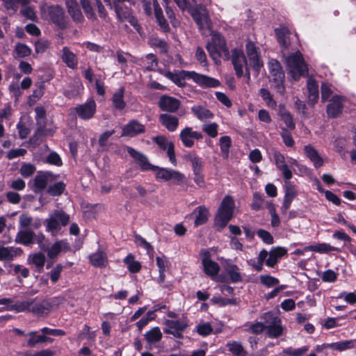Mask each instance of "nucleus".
I'll list each match as a JSON object with an SVG mask.
<instances>
[{
	"label": "nucleus",
	"instance_id": "nucleus-1",
	"mask_svg": "<svg viewBox=\"0 0 356 356\" xmlns=\"http://www.w3.org/2000/svg\"><path fill=\"white\" fill-rule=\"evenodd\" d=\"M164 76L171 80L179 87L186 85L185 79H191L202 88H216L220 86V81L207 75L198 74L194 71L181 70L176 73L165 72Z\"/></svg>",
	"mask_w": 356,
	"mask_h": 356
},
{
	"label": "nucleus",
	"instance_id": "nucleus-2",
	"mask_svg": "<svg viewBox=\"0 0 356 356\" xmlns=\"http://www.w3.org/2000/svg\"><path fill=\"white\" fill-rule=\"evenodd\" d=\"M211 39L207 43L206 48L215 63L220 62V58H227L229 50L224 37L217 32H211Z\"/></svg>",
	"mask_w": 356,
	"mask_h": 356
},
{
	"label": "nucleus",
	"instance_id": "nucleus-3",
	"mask_svg": "<svg viewBox=\"0 0 356 356\" xmlns=\"http://www.w3.org/2000/svg\"><path fill=\"white\" fill-rule=\"evenodd\" d=\"M234 207L235 204L233 198L229 195L225 196L215 217L214 224L218 230L225 227L232 219Z\"/></svg>",
	"mask_w": 356,
	"mask_h": 356
},
{
	"label": "nucleus",
	"instance_id": "nucleus-4",
	"mask_svg": "<svg viewBox=\"0 0 356 356\" xmlns=\"http://www.w3.org/2000/svg\"><path fill=\"white\" fill-rule=\"evenodd\" d=\"M70 221V216L61 210L54 211L49 214L44 223L46 226V230L56 236L60 230L62 226H65Z\"/></svg>",
	"mask_w": 356,
	"mask_h": 356
},
{
	"label": "nucleus",
	"instance_id": "nucleus-5",
	"mask_svg": "<svg viewBox=\"0 0 356 356\" xmlns=\"http://www.w3.org/2000/svg\"><path fill=\"white\" fill-rule=\"evenodd\" d=\"M286 63L291 76L295 80L304 76L307 71V65L300 51L289 55L286 58Z\"/></svg>",
	"mask_w": 356,
	"mask_h": 356
},
{
	"label": "nucleus",
	"instance_id": "nucleus-6",
	"mask_svg": "<svg viewBox=\"0 0 356 356\" xmlns=\"http://www.w3.org/2000/svg\"><path fill=\"white\" fill-rule=\"evenodd\" d=\"M232 63L238 77H242L245 75L246 81L249 83L250 80V73L247 65V60L243 51L241 49H234L232 54Z\"/></svg>",
	"mask_w": 356,
	"mask_h": 356
},
{
	"label": "nucleus",
	"instance_id": "nucleus-7",
	"mask_svg": "<svg viewBox=\"0 0 356 356\" xmlns=\"http://www.w3.org/2000/svg\"><path fill=\"white\" fill-rule=\"evenodd\" d=\"M154 171L155 172V178L158 181H171L174 184L179 185L183 184L186 179L184 174L170 168L156 166Z\"/></svg>",
	"mask_w": 356,
	"mask_h": 356
},
{
	"label": "nucleus",
	"instance_id": "nucleus-8",
	"mask_svg": "<svg viewBox=\"0 0 356 356\" xmlns=\"http://www.w3.org/2000/svg\"><path fill=\"white\" fill-rule=\"evenodd\" d=\"M189 12L198 25L203 35L209 33L211 24L205 7L199 6L195 8H191Z\"/></svg>",
	"mask_w": 356,
	"mask_h": 356
},
{
	"label": "nucleus",
	"instance_id": "nucleus-9",
	"mask_svg": "<svg viewBox=\"0 0 356 356\" xmlns=\"http://www.w3.org/2000/svg\"><path fill=\"white\" fill-rule=\"evenodd\" d=\"M42 14L60 28H65L66 20L63 9L59 6H51L43 8Z\"/></svg>",
	"mask_w": 356,
	"mask_h": 356
},
{
	"label": "nucleus",
	"instance_id": "nucleus-10",
	"mask_svg": "<svg viewBox=\"0 0 356 356\" xmlns=\"http://www.w3.org/2000/svg\"><path fill=\"white\" fill-rule=\"evenodd\" d=\"M268 68L270 77L275 83V88H276L278 92L283 94L284 92L283 86L284 74L280 64L277 60L271 59L268 62Z\"/></svg>",
	"mask_w": 356,
	"mask_h": 356
},
{
	"label": "nucleus",
	"instance_id": "nucleus-11",
	"mask_svg": "<svg viewBox=\"0 0 356 356\" xmlns=\"http://www.w3.org/2000/svg\"><path fill=\"white\" fill-rule=\"evenodd\" d=\"M263 318L266 323V329H267V334L270 337L276 338L282 334L283 328L279 318L274 316L272 313L268 312L263 315Z\"/></svg>",
	"mask_w": 356,
	"mask_h": 356
},
{
	"label": "nucleus",
	"instance_id": "nucleus-12",
	"mask_svg": "<svg viewBox=\"0 0 356 356\" xmlns=\"http://www.w3.org/2000/svg\"><path fill=\"white\" fill-rule=\"evenodd\" d=\"M125 149L142 171L155 170L156 165L151 164L143 153L129 146H125Z\"/></svg>",
	"mask_w": 356,
	"mask_h": 356
},
{
	"label": "nucleus",
	"instance_id": "nucleus-13",
	"mask_svg": "<svg viewBox=\"0 0 356 356\" xmlns=\"http://www.w3.org/2000/svg\"><path fill=\"white\" fill-rule=\"evenodd\" d=\"M202 264L205 274L211 277H214L220 271V266L218 263L211 260V254L207 250H202Z\"/></svg>",
	"mask_w": 356,
	"mask_h": 356
},
{
	"label": "nucleus",
	"instance_id": "nucleus-14",
	"mask_svg": "<svg viewBox=\"0 0 356 356\" xmlns=\"http://www.w3.org/2000/svg\"><path fill=\"white\" fill-rule=\"evenodd\" d=\"M164 325L166 328L164 332L173 335L176 338H182L181 332L188 327V323L184 319L165 320Z\"/></svg>",
	"mask_w": 356,
	"mask_h": 356
},
{
	"label": "nucleus",
	"instance_id": "nucleus-15",
	"mask_svg": "<svg viewBox=\"0 0 356 356\" xmlns=\"http://www.w3.org/2000/svg\"><path fill=\"white\" fill-rule=\"evenodd\" d=\"M96 103L94 99H88L86 102L74 108L76 114L83 120L92 118L96 112Z\"/></svg>",
	"mask_w": 356,
	"mask_h": 356
},
{
	"label": "nucleus",
	"instance_id": "nucleus-16",
	"mask_svg": "<svg viewBox=\"0 0 356 356\" xmlns=\"http://www.w3.org/2000/svg\"><path fill=\"white\" fill-rule=\"evenodd\" d=\"M179 138L184 147H192L195 140H202L203 136L200 132L193 131L192 127H186L181 131Z\"/></svg>",
	"mask_w": 356,
	"mask_h": 356
},
{
	"label": "nucleus",
	"instance_id": "nucleus-17",
	"mask_svg": "<svg viewBox=\"0 0 356 356\" xmlns=\"http://www.w3.org/2000/svg\"><path fill=\"white\" fill-rule=\"evenodd\" d=\"M345 98L339 95H334L327 106V113L331 118L337 117L343 108Z\"/></svg>",
	"mask_w": 356,
	"mask_h": 356
},
{
	"label": "nucleus",
	"instance_id": "nucleus-18",
	"mask_svg": "<svg viewBox=\"0 0 356 356\" xmlns=\"http://www.w3.org/2000/svg\"><path fill=\"white\" fill-rule=\"evenodd\" d=\"M273 158L275 164L277 168L282 172L284 179H291L293 176L292 171L286 164L284 155L280 152L275 151L273 153Z\"/></svg>",
	"mask_w": 356,
	"mask_h": 356
},
{
	"label": "nucleus",
	"instance_id": "nucleus-19",
	"mask_svg": "<svg viewBox=\"0 0 356 356\" xmlns=\"http://www.w3.org/2000/svg\"><path fill=\"white\" fill-rule=\"evenodd\" d=\"M70 250L69 243L66 240H60L56 241L50 247L46 246V250L43 251L47 252L49 259L56 258L60 252Z\"/></svg>",
	"mask_w": 356,
	"mask_h": 356
},
{
	"label": "nucleus",
	"instance_id": "nucleus-20",
	"mask_svg": "<svg viewBox=\"0 0 356 356\" xmlns=\"http://www.w3.org/2000/svg\"><path fill=\"white\" fill-rule=\"evenodd\" d=\"M180 106V101L175 97L163 95L159 101V106L163 111L174 113Z\"/></svg>",
	"mask_w": 356,
	"mask_h": 356
},
{
	"label": "nucleus",
	"instance_id": "nucleus-21",
	"mask_svg": "<svg viewBox=\"0 0 356 356\" xmlns=\"http://www.w3.org/2000/svg\"><path fill=\"white\" fill-rule=\"evenodd\" d=\"M145 131V127L137 120H131L122 128V136L134 137Z\"/></svg>",
	"mask_w": 356,
	"mask_h": 356
},
{
	"label": "nucleus",
	"instance_id": "nucleus-22",
	"mask_svg": "<svg viewBox=\"0 0 356 356\" xmlns=\"http://www.w3.org/2000/svg\"><path fill=\"white\" fill-rule=\"evenodd\" d=\"M304 152L306 156L313 163L315 168H318L323 165V159L314 146L312 145H305Z\"/></svg>",
	"mask_w": 356,
	"mask_h": 356
},
{
	"label": "nucleus",
	"instance_id": "nucleus-23",
	"mask_svg": "<svg viewBox=\"0 0 356 356\" xmlns=\"http://www.w3.org/2000/svg\"><path fill=\"white\" fill-rule=\"evenodd\" d=\"M35 233L31 229H19L15 238L17 243L25 245L34 243Z\"/></svg>",
	"mask_w": 356,
	"mask_h": 356
},
{
	"label": "nucleus",
	"instance_id": "nucleus-24",
	"mask_svg": "<svg viewBox=\"0 0 356 356\" xmlns=\"http://www.w3.org/2000/svg\"><path fill=\"white\" fill-rule=\"evenodd\" d=\"M286 252L287 251L284 248L280 246L271 249L269 252V256L266 261V265L270 268L274 267L278 260L286 254Z\"/></svg>",
	"mask_w": 356,
	"mask_h": 356
},
{
	"label": "nucleus",
	"instance_id": "nucleus-25",
	"mask_svg": "<svg viewBox=\"0 0 356 356\" xmlns=\"http://www.w3.org/2000/svg\"><path fill=\"white\" fill-rule=\"evenodd\" d=\"M159 122L169 131H175L179 125V119L174 115L163 113L159 115Z\"/></svg>",
	"mask_w": 356,
	"mask_h": 356
},
{
	"label": "nucleus",
	"instance_id": "nucleus-26",
	"mask_svg": "<svg viewBox=\"0 0 356 356\" xmlns=\"http://www.w3.org/2000/svg\"><path fill=\"white\" fill-rule=\"evenodd\" d=\"M193 214L195 216L194 225L195 227L205 224L209 216V211L204 206H200L195 209Z\"/></svg>",
	"mask_w": 356,
	"mask_h": 356
},
{
	"label": "nucleus",
	"instance_id": "nucleus-27",
	"mask_svg": "<svg viewBox=\"0 0 356 356\" xmlns=\"http://www.w3.org/2000/svg\"><path fill=\"white\" fill-rule=\"evenodd\" d=\"M22 253V250L19 248L0 247V261H11Z\"/></svg>",
	"mask_w": 356,
	"mask_h": 356
},
{
	"label": "nucleus",
	"instance_id": "nucleus-28",
	"mask_svg": "<svg viewBox=\"0 0 356 356\" xmlns=\"http://www.w3.org/2000/svg\"><path fill=\"white\" fill-rule=\"evenodd\" d=\"M90 263L95 267L104 268L108 263L106 253L102 250H97L89 256Z\"/></svg>",
	"mask_w": 356,
	"mask_h": 356
},
{
	"label": "nucleus",
	"instance_id": "nucleus-29",
	"mask_svg": "<svg viewBox=\"0 0 356 356\" xmlns=\"http://www.w3.org/2000/svg\"><path fill=\"white\" fill-rule=\"evenodd\" d=\"M225 270L232 282L236 283L242 280L240 269L236 264L227 261L225 264Z\"/></svg>",
	"mask_w": 356,
	"mask_h": 356
},
{
	"label": "nucleus",
	"instance_id": "nucleus-30",
	"mask_svg": "<svg viewBox=\"0 0 356 356\" xmlns=\"http://www.w3.org/2000/svg\"><path fill=\"white\" fill-rule=\"evenodd\" d=\"M51 179V175L48 172H40L33 179V191L36 193L44 190Z\"/></svg>",
	"mask_w": 356,
	"mask_h": 356
},
{
	"label": "nucleus",
	"instance_id": "nucleus-31",
	"mask_svg": "<svg viewBox=\"0 0 356 356\" xmlns=\"http://www.w3.org/2000/svg\"><path fill=\"white\" fill-rule=\"evenodd\" d=\"M307 90L309 102L314 105L318 99L319 92L318 84L312 78H309L307 80Z\"/></svg>",
	"mask_w": 356,
	"mask_h": 356
},
{
	"label": "nucleus",
	"instance_id": "nucleus-32",
	"mask_svg": "<svg viewBox=\"0 0 356 356\" xmlns=\"http://www.w3.org/2000/svg\"><path fill=\"white\" fill-rule=\"evenodd\" d=\"M62 52V60L66 65L71 69H76L78 60L76 55L67 47L63 48Z\"/></svg>",
	"mask_w": 356,
	"mask_h": 356
},
{
	"label": "nucleus",
	"instance_id": "nucleus-33",
	"mask_svg": "<svg viewBox=\"0 0 356 356\" xmlns=\"http://www.w3.org/2000/svg\"><path fill=\"white\" fill-rule=\"evenodd\" d=\"M193 113L200 121L211 120L213 118V113L204 106L195 105L191 108Z\"/></svg>",
	"mask_w": 356,
	"mask_h": 356
},
{
	"label": "nucleus",
	"instance_id": "nucleus-34",
	"mask_svg": "<svg viewBox=\"0 0 356 356\" xmlns=\"http://www.w3.org/2000/svg\"><path fill=\"white\" fill-rule=\"evenodd\" d=\"M124 88L120 87L113 95L111 102L113 107L119 111L123 110L126 106V102L124 99Z\"/></svg>",
	"mask_w": 356,
	"mask_h": 356
},
{
	"label": "nucleus",
	"instance_id": "nucleus-35",
	"mask_svg": "<svg viewBox=\"0 0 356 356\" xmlns=\"http://www.w3.org/2000/svg\"><path fill=\"white\" fill-rule=\"evenodd\" d=\"M275 32L279 43L284 47H288L290 44L289 38L291 34L289 29L285 26H280L275 29Z\"/></svg>",
	"mask_w": 356,
	"mask_h": 356
},
{
	"label": "nucleus",
	"instance_id": "nucleus-36",
	"mask_svg": "<svg viewBox=\"0 0 356 356\" xmlns=\"http://www.w3.org/2000/svg\"><path fill=\"white\" fill-rule=\"evenodd\" d=\"M304 250L313 251V252H316L318 253H328L332 251L339 252V249L336 247L331 246L330 245H329L327 243H318V244H316V245L306 246L304 248Z\"/></svg>",
	"mask_w": 356,
	"mask_h": 356
},
{
	"label": "nucleus",
	"instance_id": "nucleus-37",
	"mask_svg": "<svg viewBox=\"0 0 356 356\" xmlns=\"http://www.w3.org/2000/svg\"><path fill=\"white\" fill-rule=\"evenodd\" d=\"M156 266L159 268V276L158 277V282L159 283H163L165 280V272L168 266V258L163 255L161 257H157L156 258Z\"/></svg>",
	"mask_w": 356,
	"mask_h": 356
},
{
	"label": "nucleus",
	"instance_id": "nucleus-38",
	"mask_svg": "<svg viewBox=\"0 0 356 356\" xmlns=\"http://www.w3.org/2000/svg\"><path fill=\"white\" fill-rule=\"evenodd\" d=\"M153 7L154 10V15L159 23V25L164 31H168V25L166 22V20L164 18V16L163 15L162 9L160 7L157 0H153Z\"/></svg>",
	"mask_w": 356,
	"mask_h": 356
},
{
	"label": "nucleus",
	"instance_id": "nucleus-39",
	"mask_svg": "<svg viewBox=\"0 0 356 356\" xmlns=\"http://www.w3.org/2000/svg\"><path fill=\"white\" fill-rule=\"evenodd\" d=\"M355 346L354 340H346L332 343L325 344V347L339 351H343L353 348Z\"/></svg>",
	"mask_w": 356,
	"mask_h": 356
},
{
	"label": "nucleus",
	"instance_id": "nucleus-40",
	"mask_svg": "<svg viewBox=\"0 0 356 356\" xmlns=\"http://www.w3.org/2000/svg\"><path fill=\"white\" fill-rule=\"evenodd\" d=\"M162 333L159 327H154L147 332L144 337L149 344L159 342L162 338Z\"/></svg>",
	"mask_w": 356,
	"mask_h": 356
},
{
	"label": "nucleus",
	"instance_id": "nucleus-41",
	"mask_svg": "<svg viewBox=\"0 0 356 356\" xmlns=\"http://www.w3.org/2000/svg\"><path fill=\"white\" fill-rule=\"evenodd\" d=\"M35 299L26 300L22 301H18L15 302L13 306L12 309L17 312H32Z\"/></svg>",
	"mask_w": 356,
	"mask_h": 356
},
{
	"label": "nucleus",
	"instance_id": "nucleus-42",
	"mask_svg": "<svg viewBox=\"0 0 356 356\" xmlns=\"http://www.w3.org/2000/svg\"><path fill=\"white\" fill-rule=\"evenodd\" d=\"M124 262L126 264L129 270L132 273H136L141 269V264L139 261L135 259L133 254H128L124 259Z\"/></svg>",
	"mask_w": 356,
	"mask_h": 356
},
{
	"label": "nucleus",
	"instance_id": "nucleus-43",
	"mask_svg": "<svg viewBox=\"0 0 356 356\" xmlns=\"http://www.w3.org/2000/svg\"><path fill=\"white\" fill-rule=\"evenodd\" d=\"M114 9L120 20L123 21L129 18L134 19L131 16L130 10L127 7L123 8L118 2L114 1Z\"/></svg>",
	"mask_w": 356,
	"mask_h": 356
},
{
	"label": "nucleus",
	"instance_id": "nucleus-44",
	"mask_svg": "<svg viewBox=\"0 0 356 356\" xmlns=\"http://www.w3.org/2000/svg\"><path fill=\"white\" fill-rule=\"evenodd\" d=\"M29 337L27 340V346L35 347L38 343H44V334H38L37 331H31L26 334Z\"/></svg>",
	"mask_w": 356,
	"mask_h": 356
},
{
	"label": "nucleus",
	"instance_id": "nucleus-45",
	"mask_svg": "<svg viewBox=\"0 0 356 356\" xmlns=\"http://www.w3.org/2000/svg\"><path fill=\"white\" fill-rule=\"evenodd\" d=\"M45 261V256L41 252L35 253L29 255V261L31 264L35 265L40 270L43 268Z\"/></svg>",
	"mask_w": 356,
	"mask_h": 356
},
{
	"label": "nucleus",
	"instance_id": "nucleus-46",
	"mask_svg": "<svg viewBox=\"0 0 356 356\" xmlns=\"http://www.w3.org/2000/svg\"><path fill=\"white\" fill-rule=\"evenodd\" d=\"M33 305L31 312L37 315H42L47 313L50 307L48 301L45 300L38 302L35 300Z\"/></svg>",
	"mask_w": 356,
	"mask_h": 356
},
{
	"label": "nucleus",
	"instance_id": "nucleus-47",
	"mask_svg": "<svg viewBox=\"0 0 356 356\" xmlns=\"http://www.w3.org/2000/svg\"><path fill=\"white\" fill-rule=\"evenodd\" d=\"M81 7L88 19L95 21L97 19L93 8L90 0H79Z\"/></svg>",
	"mask_w": 356,
	"mask_h": 356
},
{
	"label": "nucleus",
	"instance_id": "nucleus-48",
	"mask_svg": "<svg viewBox=\"0 0 356 356\" xmlns=\"http://www.w3.org/2000/svg\"><path fill=\"white\" fill-rule=\"evenodd\" d=\"M14 54L17 58H24L31 54V49L24 44L17 43L15 46Z\"/></svg>",
	"mask_w": 356,
	"mask_h": 356
},
{
	"label": "nucleus",
	"instance_id": "nucleus-49",
	"mask_svg": "<svg viewBox=\"0 0 356 356\" xmlns=\"http://www.w3.org/2000/svg\"><path fill=\"white\" fill-rule=\"evenodd\" d=\"M308 350L309 346H307L296 349L287 348L283 350V354L286 356H304Z\"/></svg>",
	"mask_w": 356,
	"mask_h": 356
},
{
	"label": "nucleus",
	"instance_id": "nucleus-50",
	"mask_svg": "<svg viewBox=\"0 0 356 356\" xmlns=\"http://www.w3.org/2000/svg\"><path fill=\"white\" fill-rule=\"evenodd\" d=\"M197 332L202 337H206L213 332V327L209 323L201 322L196 326Z\"/></svg>",
	"mask_w": 356,
	"mask_h": 356
},
{
	"label": "nucleus",
	"instance_id": "nucleus-51",
	"mask_svg": "<svg viewBox=\"0 0 356 356\" xmlns=\"http://www.w3.org/2000/svg\"><path fill=\"white\" fill-rule=\"evenodd\" d=\"M144 62L145 63V69L147 70L154 71L156 70L158 66V60L154 54H147L144 59Z\"/></svg>",
	"mask_w": 356,
	"mask_h": 356
},
{
	"label": "nucleus",
	"instance_id": "nucleus-52",
	"mask_svg": "<svg viewBox=\"0 0 356 356\" xmlns=\"http://www.w3.org/2000/svg\"><path fill=\"white\" fill-rule=\"evenodd\" d=\"M289 180L290 179H284V183H285L284 197L293 200L295 198V197L297 195V191L296 190L295 186Z\"/></svg>",
	"mask_w": 356,
	"mask_h": 356
},
{
	"label": "nucleus",
	"instance_id": "nucleus-53",
	"mask_svg": "<svg viewBox=\"0 0 356 356\" xmlns=\"http://www.w3.org/2000/svg\"><path fill=\"white\" fill-rule=\"evenodd\" d=\"M219 143L221 152L227 156L229 154V149L232 145L231 138L228 136H222L219 139Z\"/></svg>",
	"mask_w": 356,
	"mask_h": 356
},
{
	"label": "nucleus",
	"instance_id": "nucleus-54",
	"mask_svg": "<svg viewBox=\"0 0 356 356\" xmlns=\"http://www.w3.org/2000/svg\"><path fill=\"white\" fill-rule=\"evenodd\" d=\"M218 125L216 122L207 123L202 125V130L211 138L218 136Z\"/></svg>",
	"mask_w": 356,
	"mask_h": 356
},
{
	"label": "nucleus",
	"instance_id": "nucleus-55",
	"mask_svg": "<svg viewBox=\"0 0 356 356\" xmlns=\"http://www.w3.org/2000/svg\"><path fill=\"white\" fill-rule=\"evenodd\" d=\"M188 159L191 161L193 173L202 172V159L195 155L189 154L187 156Z\"/></svg>",
	"mask_w": 356,
	"mask_h": 356
},
{
	"label": "nucleus",
	"instance_id": "nucleus-56",
	"mask_svg": "<svg viewBox=\"0 0 356 356\" xmlns=\"http://www.w3.org/2000/svg\"><path fill=\"white\" fill-rule=\"evenodd\" d=\"M260 282L266 287H272L277 285L280 281L277 278L268 275H263L259 277Z\"/></svg>",
	"mask_w": 356,
	"mask_h": 356
},
{
	"label": "nucleus",
	"instance_id": "nucleus-57",
	"mask_svg": "<svg viewBox=\"0 0 356 356\" xmlns=\"http://www.w3.org/2000/svg\"><path fill=\"white\" fill-rule=\"evenodd\" d=\"M228 350L236 356H243L244 349L241 343L237 342L228 343Z\"/></svg>",
	"mask_w": 356,
	"mask_h": 356
},
{
	"label": "nucleus",
	"instance_id": "nucleus-58",
	"mask_svg": "<svg viewBox=\"0 0 356 356\" xmlns=\"http://www.w3.org/2000/svg\"><path fill=\"white\" fill-rule=\"evenodd\" d=\"M260 95L268 107L275 108L277 105L276 102L273 99L272 95L268 90L261 88L260 90Z\"/></svg>",
	"mask_w": 356,
	"mask_h": 356
},
{
	"label": "nucleus",
	"instance_id": "nucleus-59",
	"mask_svg": "<svg viewBox=\"0 0 356 356\" xmlns=\"http://www.w3.org/2000/svg\"><path fill=\"white\" fill-rule=\"evenodd\" d=\"M65 184L63 182H58L48 188V193L52 196L60 195L65 190Z\"/></svg>",
	"mask_w": 356,
	"mask_h": 356
},
{
	"label": "nucleus",
	"instance_id": "nucleus-60",
	"mask_svg": "<svg viewBox=\"0 0 356 356\" xmlns=\"http://www.w3.org/2000/svg\"><path fill=\"white\" fill-rule=\"evenodd\" d=\"M63 270V266L61 264H57L49 272V275L51 279V281L53 283H56L59 280Z\"/></svg>",
	"mask_w": 356,
	"mask_h": 356
},
{
	"label": "nucleus",
	"instance_id": "nucleus-61",
	"mask_svg": "<svg viewBox=\"0 0 356 356\" xmlns=\"http://www.w3.org/2000/svg\"><path fill=\"white\" fill-rule=\"evenodd\" d=\"M280 116L282 119V120L284 122L286 125L291 129H293L295 128V123L293 120V118L291 115L285 110H280Z\"/></svg>",
	"mask_w": 356,
	"mask_h": 356
},
{
	"label": "nucleus",
	"instance_id": "nucleus-62",
	"mask_svg": "<svg viewBox=\"0 0 356 356\" xmlns=\"http://www.w3.org/2000/svg\"><path fill=\"white\" fill-rule=\"evenodd\" d=\"M258 236L266 244L271 245L274 243V239L271 234L264 229H260L257 232Z\"/></svg>",
	"mask_w": 356,
	"mask_h": 356
},
{
	"label": "nucleus",
	"instance_id": "nucleus-63",
	"mask_svg": "<svg viewBox=\"0 0 356 356\" xmlns=\"http://www.w3.org/2000/svg\"><path fill=\"white\" fill-rule=\"evenodd\" d=\"M33 218L26 213H23L19 217V225L20 229H30L31 227Z\"/></svg>",
	"mask_w": 356,
	"mask_h": 356
},
{
	"label": "nucleus",
	"instance_id": "nucleus-64",
	"mask_svg": "<svg viewBox=\"0 0 356 356\" xmlns=\"http://www.w3.org/2000/svg\"><path fill=\"white\" fill-rule=\"evenodd\" d=\"M57 354L56 350L51 349H43L35 353H25L23 356H55Z\"/></svg>",
	"mask_w": 356,
	"mask_h": 356
}]
</instances>
